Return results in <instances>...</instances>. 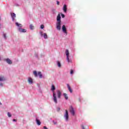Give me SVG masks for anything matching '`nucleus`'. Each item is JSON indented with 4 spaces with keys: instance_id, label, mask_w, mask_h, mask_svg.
Here are the masks:
<instances>
[{
    "instance_id": "f257e3e1",
    "label": "nucleus",
    "mask_w": 129,
    "mask_h": 129,
    "mask_svg": "<svg viewBox=\"0 0 129 129\" xmlns=\"http://www.w3.org/2000/svg\"><path fill=\"white\" fill-rule=\"evenodd\" d=\"M55 89H56V88H55V86H54V85H52L51 86V90L53 92V100L54 102L56 104H57V103H58V101L57 100V96H56V94L55 93V92H54Z\"/></svg>"
},
{
    "instance_id": "f03ea898",
    "label": "nucleus",
    "mask_w": 129,
    "mask_h": 129,
    "mask_svg": "<svg viewBox=\"0 0 129 129\" xmlns=\"http://www.w3.org/2000/svg\"><path fill=\"white\" fill-rule=\"evenodd\" d=\"M66 55L67 56V61L68 63H71V62H72V60H71V59H69V50L68 49L66 50Z\"/></svg>"
},
{
    "instance_id": "7ed1b4c3",
    "label": "nucleus",
    "mask_w": 129,
    "mask_h": 129,
    "mask_svg": "<svg viewBox=\"0 0 129 129\" xmlns=\"http://www.w3.org/2000/svg\"><path fill=\"white\" fill-rule=\"evenodd\" d=\"M66 55L67 56V61L68 63H71V62H72V60H71V59H69V50L68 49L66 50Z\"/></svg>"
},
{
    "instance_id": "20e7f679",
    "label": "nucleus",
    "mask_w": 129,
    "mask_h": 129,
    "mask_svg": "<svg viewBox=\"0 0 129 129\" xmlns=\"http://www.w3.org/2000/svg\"><path fill=\"white\" fill-rule=\"evenodd\" d=\"M64 118L66 121H68L69 120V115H68V111L66 110V113L64 115Z\"/></svg>"
},
{
    "instance_id": "39448f33",
    "label": "nucleus",
    "mask_w": 129,
    "mask_h": 129,
    "mask_svg": "<svg viewBox=\"0 0 129 129\" xmlns=\"http://www.w3.org/2000/svg\"><path fill=\"white\" fill-rule=\"evenodd\" d=\"M56 28L58 31L61 30V22L56 23Z\"/></svg>"
},
{
    "instance_id": "423d86ee",
    "label": "nucleus",
    "mask_w": 129,
    "mask_h": 129,
    "mask_svg": "<svg viewBox=\"0 0 129 129\" xmlns=\"http://www.w3.org/2000/svg\"><path fill=\"white\" fill-rule=\"evenodd\" d=\"M70 111L72 115H75V111H74V109L73 108V107H72V106L70 107Z\"/></svg>"
},
{
    "instance_id": "0eeeda50",
    "label": "nucleus",
    "mask_w": 129,
    "mask_h": 129,
    "mask_svg": "<svg viewBox=\"0 0 129 129\" xmlns=\"http://www.w3.org/2000/svg\"><path fill=\"white\" fill-rule=\"evenodd\" d=\"M5 60L6 61L7 64H9V65H12V64H13V61L10 60V58H6Z\"/></svg>"
},
{
    "instance_id": "6e6552de",
    "label": "nucleus",
    "mask_w": 129,
    "mask_h": 129,
    "mask_svg": "<svg viewBox=\"0 0 129 129\" xmlns=\"http://www.w3.org/2000/svg\"><path fill=\"white\" fill-rule=\"evenodd\" d=\"M62 30L63 33L66 34V35H67V29H66V27L65 26V25L62 26Z\"/></svg>"
},
{
    "instance_id": "1a4fd4ad",
    "label": "nucleus",
    "mask_w": 129,
    "mask_h": 129,
    "mask_svg": "<svg viewBox=\"0 0 129 129\" xmlns=\"http://www.w3.org/2000/svg\"><path fill=\"white\" fill-rule=\"evenodd\" d=\"M28 82L29 83V84L32 85L33 84V83H34V81L33 80V79H32V78H28Z\"/></svg>"
},
{
    "instance_id": "9d476101",
    "label": "nucleus",
    "mask_w": 129,
    "mask_h": 129,
    "mask_svg": "<svg viewBox=\"0 0 129 129\" xmlns=\"http://www.w3.org/2000/svg\"><path fill=\"white\" fill-rule=\"evenodd\" d=\"M18 31L20 32V33H26L27 32V30L25 29H23L22 28H19Z\"/></svg>"
},
{
    "instance_id": "9b49d317",
    "label": "nucleus",
    "mask_w": 129,
    "mask_h": 129,
    "mask_svg": "<svg viewBox=\"0 0 129 129\" xmlns=\"http://www.w3.org/2000/svg\"><path fill=\"white\" fill-rule=\"evenodd\" d=\"M56 22L61 23V16L60 14H58L57 17H56Z\"/></svg>"
},
{
    "instance_id": "f8f14e48",
    "label": "nucleus",
    "mask_w": 129,
    "mask_h": 129,
    "mask_svg": "<svg viewBox=\"0 0 129 129\" xmlns=\"http://www.w3.org/2000/svg\"><path fill=\"white\" fill-rule=\"evenodd\" d=\"M6 78L5 76H0V82H3L4 81H6Z\"/></svg>"
},
{
    "instance_id": "ddd939ff",
    "label": "nucleus",
    "mask_w": 129,
    "mask_h": 129,
    "mask_svg": "<svg viewBox=\"0 0 129 129\" xmlns=\"http://www.w3.org/2000/svg\"><path fill=\"white\" fill-rule=\"evenodd\" d=\"M57 94L58 98H61V96L62 95V93H61V91H60V90H57Z\"/></svg>"
},
{
    "instance_id": "4468645a",
    "label": "nucleus",
    "mask_w": 129,
    "mask_h": 129,
    "mask_svg": "<svg viewBox=\"0 0 129 129\" xmlns=\"http://www.w3.org/2000/svg\"><path fill=\"white\" fill-rule=\"evenodd\" d=\"M63 11L64 13L67 12V5H64L63 7Z\"/></svg>"
},
{
    "instance_id": "2eb2a0df",
    "label": "nucleus",
    "mask_w": 129,
    "mask_h": 129,
    "mask_svg": "<svg viewBox=\"0 0 129 129\" xmlns=\"http://www.w3.org/2000/svg\"><path fill=\"white\" fill-rule=\"evenodd\" d=\"M11 17L12 18V21L14 22V21H15V18H16V14H15L14 13H13L11 14Z\"/></svg>"
},
{
    "instance_id": "dca6fc26",
    "label": "nucleus",
    "mask_w": 129,
    "mask_h": 129,
    "mask_svg": "<svg viewBox=\"0 0 129 129\" xmlns=\"http://www.w3.org/2000/svg\"><path fill=\"white\" fill-rule=\"evenodd\" d=\"M16 25L18 27V28H22L23 27V25L21 24H20L18 22L16 23Z\"/></svg>"
},
{
    "instance_id": "f3484780",
    "label": "nucleus",
    "mask_w": 129,
    "mask_h": 129,
    "mask_svg": "<svg viewBox=\"0 0 129 129\" xmlns=\"http://www.w3.org/2000/svg\"><path fill=\"white\" fill-rule=\"evenodd\" d=\"M67 87H68V90H69V91L71 92V93H72V92H73V91H72V89H71V87H70V86L69 85V84H67Z\"/></svg>"
},
{
    "instance_id": "a211bd4d",
    "label": "nucleus",
    "mask_w": 129,
    "mask_h": 129,
    "mask_svg": "<svg viewBox=\"0 0 129 129\" xmlns=\"http://www.w3.org/2000/svg\"><path fill=\"white\" fill-rule=\"evenodd\" d=\"M36 121L38 125H41V121H40V120L38 119V118H36Z\"/></svg>"
},
{
    "instance_id": "6ab92c4d",
    "label": "nucleus",
    "mask_w": 129,
    "mask_h": 129,
    "mask_svg": "<svg viewBox=\"0 0 129 129\" xmlns=\"http://www.w3.org/2000/svg\"><path fill=\"white\" fill-rule=\"evenodd\" d=\"M63 96H64V98H65V99L66 100H67L68 99V98H69L68 95L67 94H66V93H63Z\"/></svg>"
},
{
    "instance_id": "aec40b11",
    "label": "nucleus",
    "mask_w": 129,
    "mask_h": 129,
    "mask_svg": "<svg viewBox=\"0 0 129 129\" xmlns=\"http://www.w3.org/2000/svg\"><path fill=\"white\" fill-rule=\"evenodd\" d=\"M38 75L39 76V78H43V75H42V73H41V72L38 73Z\"/></svg>"
},
{
    "instance_id": "412c9836",
    "label": "nucleus",
    "mask_w": 129,
    "mask_h": 129,
    "mask_svg": "<svg viewBox=\"0 0 129 129\" xmlns=\"http://www.w3.org/2000/svg\"><path fill=\"white\" fill-rule=\"evenodd\" d=\"M43 38L44 39H48V36H47V34L46 33L43 34Z\"/></svg>"
},
{
    "instance_id": "4be33fe9",
    "label": "nucleus",
    "mask_w": 129,
    "mask_h": 129,
    "mask_svg": "<svg viewBox=\"0 0 129 129\" xmlns=\"http://www.w3.org/2000/svg\"><path fill=\"white\" fill-rule=\"evenodd\" d=\"M33 74H34V76H35V77H37V76H38V73H37V71H34L33 72Z\"/></svg>"
},
{
    "instance_id": "5701e85b",
    "label": "nucleus",
    "mask_w": 129,
    "mask_h": 129,
    "mask_svg": "<svg viewBox=\"0 0 129 129\" xmlns=\"http://www.w3.org/2000/svg\"><path fill=\"white\" fill-rule=\"evenodd\" d=\"M30 30H34V27L33 26V24H30Z\"/></svg>"
},
{
    "instance_id": "b1692460",
    "label": "nucleus",
    "mask_w": 129,
    "mask_h": 129,
    "mask_svg": "<svg viewBox=\"0 0 129 129\" xmlns=\"http://www.w3.org/2000/svg\"><path fill=\"white\" fill-rule=\"evenodd\" d=\"M3 37L5 39V40H7V34L6 33H3Z\"/></svg>"
},
{
    "instance_id": "393cba45",
    "label": "nucleus",
    "mask_w": 129,
    "mask_h": 129,
    "mask_svg": "<svg viewBox=\"0 0 129 129\" xmlns=\"http://www.w3.org/2000/svg\"><path fill=\"white\" fill-rule=\"evenodd\" d=\"M57 64L58 67H61V63H60V61H57Z\"/></svg>"
},
{
    "instance_id": "a878e982",
    "label": "nucleus",
    "mask_w": 129,
    "mask_h": 129,
    "mask_svg": "<svg viewBox=\"0 0 129 129\" xmlns=\"http://www.w3.org/2000/svg\"><path fill=\"white\" fill-rule=\"evenodd\" d=\"M7 114H8V117H12V114H11V113H10V112H8L7 113Z\"/></svg>"
},
{
    "instance_id": "bb28decb",
    "label": "nucleus",
    "mask_w": 129,
    "mask_h": 129,
    "mask_svg": "<svg viewBox=\"0 0 129 129\" xmlns=\"http://www.w3.org/2000/svg\"><path fill=\"white\" fill-rule=\"evenodd\" d=\"M52 12L53 14H56V9H53L52 10Z\"/></svg>"
},
{
    "instance_id": "cd10ccee",
    "label": "nucleus",
    "mask_w": 129,
    "mask_h": 129,
    "mask_svg": "<svg viewBox=\"0 0 129 129\" xmlns=\"http://www.w3.org/2000/svg\"><path fill=\"white\" fill-rule=\"evenodd\" d=\"M56 5L59 6V5H60V2L59 1H56Z\"/></svg>"
},
{
    "instance_id": "c85d7f7f",
    "label": "nucleus",
    "mask_w": 129,
    "mask_h": 129,
    "mask_svg": "<svg viewBox=\"0 0 129 129\" xmlns=\"http://www.w3.org/2000/svg\"><path fill=\"white\" fill-rule=\"evenodd\" d=\"M61 18H65V15L63 14H61Z\"/></svg>"
},
{
    "instance_id": "c756f323",
    "label": "nucleus",
    "mask_w": 129,
    "mask_h": 129,
    "mask_svg": "<svg viewBox=\"0 0 129 129\" xmlns=\"http://www.w3.org/2000/svg\"><path fill=\"white\" fill-rule=\"evenodd\" d=\"M61 109L60 108V107H57V111H60V110Z\"/></svg>"
},
{
    "instance_id": "7c9ffc66",
    "label": "nucleus",
    "mask_w": 129,
    "mask_h": 129,
    "mask_svg": "<svg viewBox=\"0 0 129 129\" xmlns=\"http://www.w3.org/2000/svg\"><path fill=\"white\" fill-rule=\"evenodd\" d=\"M40 28H41V29H44V25H41L40 26Z\"/></svg>"
},
{
    "instance_id": "2f4dec72",
    "label": "nucleus",
    "mask_w": 129,
    "mask_h": 129,
    "mask_svg": "<svg viewBox=\"0 0 129 129\" xmlns=\"http://www.w3.org/2000/svg\"><path fill=\"white\" fill-rule=\"evenodd\" d=\"M0 86H1V87H3L4 86V84L2 83H0Z\"/></svg>"
},
{
    "instance_id": "473e14b6",
    "label": "nucleus",
    "mask_w": 129,
    "mask_h": 129,
    "mask_svg": "<svg viewBox=\"0 0 129 129\" xmlns=\"http://www.w3.org/2000/svg\"><path fill=\"white\" fill-rule=\"evenodd\" d=\"M40 34L41 37H43V32H41L40 33Z\"/></svg>"
},
{
    "instance_id": "72a5a7b5",
    "label": "nucleus",
    "mask_w": 129,
    "mask_h": 129,
    "mask_svg": "<svg viewBox=\"0 0 129 129\" xmlns=\"http://www.w3.org/2000/svg\"><path fill=\"white\" fill-rule=\"evenodd\" d=\"M73 72H73V70H72L71 71V74H73Z\"/></svg>"
},
{
    "instance_id": "f704fd0d",
    "label": "nucleus",
    "mask_w": 129,
    "mask_h": 129,
    "mask_svg": "<svg viewBox=\"0 0 129 129\" xmlns=\"http://www.w3.org/2000/svg\"><path fill=\"white\" fill-rule=\"evenodd\" d=\"M13 121H17V119H14L13 120Z\"/></svg>"
},
{
    "instance_id": "c9c22d12",
    "label": "nucleus",
    "mask_w": 129,
    "mask_h": 129,
    "mask_svg": "<svg viewBox=\"0 0 129 129\" xmlns=\"http://www.w3.org/2000/svg\"><path fill=\"white\" fill-rule=\"evenodd\" d=\"M2 104H3L2 103V102H0V105H2Z\"/></svg>"
},
{
    "instance_id": "e433bc0d",
    "label": "nucleus",
    "mask_w": 129,
    "mask_h": 129,
    "mask_svg": "<svg viewBox=\"0 0 129 129\" xmlns=\"http://www.w3.org/2000/svg\"><path fill=\"white\" fill-rule=\"evenodd\" d=\"M0 61H1V57H0Z\"/></svg>"
}]
</instances>
